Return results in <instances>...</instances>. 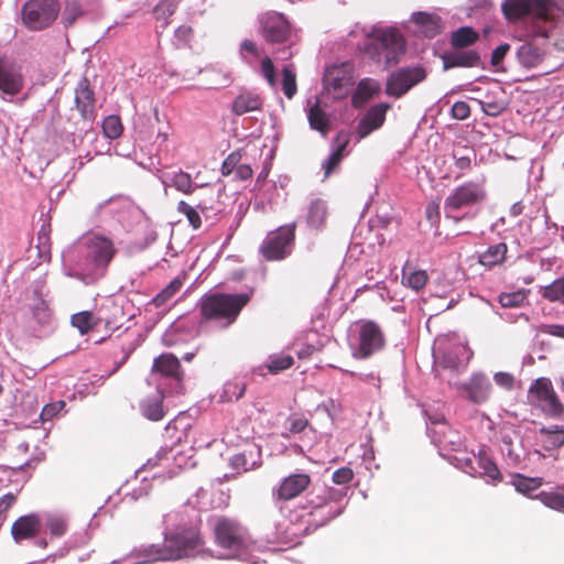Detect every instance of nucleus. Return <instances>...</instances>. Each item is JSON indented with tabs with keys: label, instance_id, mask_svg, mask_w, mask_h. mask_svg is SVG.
<instances>
[{
	"label": "nucleus",
	"instance_id": "1",
	"mask_svg": "<svg viewBox=\"0 0 564 564\" xmlns=\"http://www.w3.org/2000/svg\"><path fill=\"white\" fill-rule=\"evenodd\" d=\"M406 50L403 34L393 26L373 28L364 43L365 54L384 69L398 64Z\"/></svg>",
	"mask_w": 564,
	"mask_h": 564
},
{
	"label": "nucleus",
	"instance_id": "2",
	"mask_svg": "<svg viewBox=\"0 0 564 564\" xmlns=\"http://www.w3.org/2000/svg\"><path fill=\"white\" fill-rule=\"evenodd\" d=\"M83 256L86 260L85 278L87 282H95L104 278L117 254L113 241L101 234L88 232L80 242Z\"/></svg>",
	"mask_w": 564,
	"mask_h": 564
},
{
	"label": "nucleus",
	"instance_id": "3",
	"mask_svg": "<svg viewBox=\"0 0 564 564\" xmlns=\"http://www.w3.org/2000/svg\"><path fill=\"white\" fill-rule=\"evenodd\" d=\"M249 301L250 295L247 293H213L199 300L198 308L203 321L220 322L224 327H228Z\"/></svg>",
	"mask_w": 564,
	"mask_h": 564
},
{
	"label": "nucleus",
	"instance_id": "4",
	"mask_svg": "<svg viewBox=\"0 0 564 564\" xmlns=\"http://www.w3.org/2000/svg\"><path fill=\"white\" fill-rule=\"evenodd\" d=\"M563 7L564 0H505L501 10L511 23L527 17L543 22H555L563 14Z\"/></svg>",
	"mask_w": 564,
	"mask_h": 564
},
{
	"label": "nucleus",
	"instance_id": "5",
	"mask_svg": "<svg viewBox=\"0 0 564 564\" xmlns=\"http://www.w3.org/2000/svg\"><path fill=\"white\" fill-rule=\"evenodd\" d=\"M213 533L216 545L223 550L239 553L247 549L249 531L235 518L227 516L215 517Z\"/></svg>",
	"mask_w": 564,
	"mask_h": 564
},
{
	"label": "nucleus",
	"instance_id": "6",
	"mask_svg": "<svg viewBox=\"0 0 564 564\" xmlns=\"http://www.w3.org/2000/svg\"><path fill=\"white\" fill-rule=\"evenodd\" d=\"M203 536L198 527L183 529L166 536L162 547L153 554L158 561H175L187 556L191 552L203 545Z\"/></svg>",
	"mask_w": 564,
	"mask_h": 564
},
{
	"label": "nucleus",
	"instance_id": "7",
	"mask_svg": "<svg viewBox=\"0 0 564 564\" xmlns=\"http://www.w3.org/2000/svg\"><path fill=\"white\" fill-rule=\"evenodd\" d=\"M295 229V224H290L268 232L259 247V254L270 262L288 258L294 248Z\"/></svg>",
	"mask_w": 564,
	"mask_h": 564
},
{
	"label": "nucleus",
	"instance_id": "8",
	"mask_svg": "<svg viewBox=\"0 0 564 564\" xmlns=\"http://www.w3.org/2000/svg\"><path fill=\"white\" fill-rule=\"evenodd\" d=\"M528 401L549 417L558 419L564 414V404L549 378L541 377L533 381L528 390Z\"/></svg>",
	"mask_w": 564,
	"mask_h": 564
},
{
	"label": "nucleus",
	"instance_id": "9",
	"mask_svg": "<svg viewBox=\"0 0 564 564\" xmlns=\"http://www.w3.org/2000/svg\"><path fill=\"white\" fill-rule=\"evenodd\" d=\"M59 11L58 0H29L22 7L21 19L29 30L42 31L53 24Z\"/></svg>",
	"mask_w": 564,
	"mask_h": 564
},
{
	"label": "nucleus",
	"instance_id": "10",
	"mask_svg": "<svg viewBox=\"0 0 564 564\" xmlns=\"http://www.w3.org/2000/svg\"><path fill=\"white\" fill-rule=\"evenodd\" d=\"M343 497L344 494L340 490L332 487L313 488L306 497L304 508L310 509V514L328 508L319 521V525H324L343 513V507L338 505Z\"/></svg>",
	"mask_w": 564,
	"mask_h": 564
},
{
	"label": "nucleus",
	"instance_id": "11",
	"mask_svg": "<svg viewBox=\"0 0 564 564\" xmlns=\"http://www.w3.org/2000/svg\"><path fill=\"white\" fill-rule=\"evenodd\" d=\"M486 189L479 182L468 181L457 186L444 202L446 217L463 208L481 204L486 199Z\"/></svg>",
	"mask_w": 564,
	"mask_h": 564
},
{
	"label": "nucleus",
	"instance_id": "12",
	"mask_svg": "<svg viewBox=\"0 0 564 564\" xmlns=\"http://www.w3.org/2000/svg\"><path fill=\"white\" fill-rule=\"evenodd\" d=\"M427 73L422 66L400 67L387 78L386 94L393 98H401L414 86L426 79Z\"/></svg>",
	"mask_w": 564,
	"mask_h": 564
},
{
	"label": "nucleus",
	"instance_id": "13",
	"mask_svg": "<svg viewBox=\"0 0 564 564\" xmlns=\"http://www.w3.org/2000/svg\"><path fill=\"white\" fill-rule=\"evenodd\" d=\"M355 67L351 63L329 66L324 74V87L334 98H345L355 84Z\"/></svg>",
	"mask_w": 564,
	"mask_h": 564
},
{
	"label": "nucleus",
	"instance_id": "14",
	"mask_svg": "<svg viewBox=\"0 0 564 564\" xmlns=\"http://www.w3.org/2000/svg\"><path fill=\"white\" fill-rule=\"evenodd\" d=\"M386 338L380 326L373 321H360L358 348L354 352L357 359H367L383 348Z\"/></svg>",
	"mask_w": 564,
	"mask_h": 564
},
{
	"label": "nucleus",
	"instance_id": "15",
	"mask_svg": "<svg viewBox=\"0 0 564 564\" xmlns=\"http://www.w3.org/2000/svg\"><path fill=\"white\" fill-rule=\"evenodd\" d=\"M312 478L307 473H292L281 479L280 484L273 488L272 497L276 501H290L304 494L311 486Z\"/></svg>",
	"mask_w": 564,
	"mask_h": 564
},
{
	"label": "nucleus",
	"instance_id": "16",
	"mask_svg": "<svg viewBox=\"0 0 564 564\" xmlns=\"http://www.w3.org/2000/svg\"><path fill=\"white\" fill-rule=\"evenodd\" d=\"M456 387L462 392L463 397L471 403H485L490 398L491 383L489 379L481 373L474 375L468 382L459 386L456 384Z\"/></svg>",
	"mask_w": 564,
	"mask_h": 564
},
{
	"label": "nucleus",
	"instance_id": "17",
	"mask_svg": "<svg viewBox=\"0 0 564 564\" xmlns=\"http://www.w3.org/2000/svg\"><path fill=\"white\" fill-rule=\"evenodd\" d=\"M95 93L90 86L89 79L83 77L75 88V107L79 111L83 120L93 121L96 117Z\"/></svg>",
	"mask_w": 564,
	"mask_h": 564
},
{
	"label": "nucleus",
	"instance_id": "18",
	"mask_svg": "<svg viewBox=\"0 0 564 564\" xmlns=\"http://www.w3.org/2000/svg\"><path fill=\"white\" fill-rule=\"evenodd\" d=\"M261 33L269 43H282L290 36V24L281 14H269L262 21Z\"/></svg>",
	"mask_w": 564,
	"mask_h": 564
},
{
	"label": "nucleus",
	"instance_id": "19",
	"mask_svg": "<svg viewBox=\"0 0 564 564\" xmlns=\"http://www.w3.org/2000/svg\"><path fill=\"white\" fill-rule=\"evenodd\" d=\"M389 104H378L372 106L360 119L357 126V134L360 139L368 137L372 131L379 129L386 120Z\"/></svg>",
	"mask_w": 564,
	"mask_h": 564
},
{
	"label": "nucleus",
	"instance_id": "20",
	"mask_svg": "<svg viewBox=\"0 0 564 564\" xmlns=\"http://www.w3.org/2000/svg\"><path fill=\"white\" fill-rule=\"evenodd\" d=\"M42 522L37 514L19 517L11 527V534L17 543L35 538L41 531Z\"/></svg>",
	"mask_w": 564,
	"mask_h": 564
},
{
	"label": "nucleus",
	"instance_id": "21",
	"mask_svg": "<svg viewBox=\"0 0 564 564\" xmlns=\"http://www.w3.org/2000/svg\"><path fill=\"white\" fill-rule=\"evenodd\" d=\"M473 351L465 344H454L440 359L438 362L444 369L458 371L464 369L470 358Z\"/></svg>",
	"mask_w": 564,
	"mask_h": 564
},
{
	"label": "nucleus",
	"instance_id": "22",
	"mask_svg": "<svg viewBox=\"0 0 564 564\" xmlns=\"http://www.w3.org/2000/svg\"><path fill=\"white\" fill-rule=\"evenodd\" d=\"M24 86L21 72L12 65L0 61V90L10 96L18 95Z\"/></svg>",
	"mask_w": 564,
	"mask_h": 564
},
{
	"label": "nucleus",
	"instance_id": "23",
	"mask_svg": "<svg viewBox=\"0 0 564 564\" xmlns=\"http://www.w3.org/2000/svg\"><path fill=\"white\" fill-rule=\"evenodd\" d=\"M411 21L417 25L420 33L429 39H433L442 32V20L437 14L423 11L414 12Z\"/></svg>",
	"mask_w": 564,
	"mask_h": 564
},
{
	"label": "nucleus",
	"instance_id": "24",
	"mask_svg": "<svg viewBox=\"0 0 564 564\" xmlns=\"http://www.w3.org/2000/svg\"><path fill=\"white\" fill-rule=\"evenodd\" d=\"M380 83L373 78H362L351 96V106L360 109L369 101L375 95L380 91Z\"/></svg>",
	"mask_w": 564,
	"mask_h": 564
},
{
	"label": "nucleus",
	"instance_id": "25",
	"mask_svg": "<svg viewBox=\"0 0 564 564\" xmlns=\"http://www.w3.org/2000/svg\"><path fill=\"white\" fill-rule=\"evenodd\" d=\"M293 364L294 359L291 355L274 354L269 356L265 365L254 367L252 372L261 377H264L268 372L271 375H278L290 369Z\"/></svg>",
	"mask_w": 564,
	"mask_h": 564
},
{
	"label": "nucleus",
	"instance_id": "26",
	"mask_svg": "<svg viewBox=\"0 0 564 564\" xmlns=\"http://www.w3.org/2000/svg\"><path fill=\"white\" fill-rule=\"evenodd\" d=\"M349 142L350 137L348 132L339 131L337 133L335 139L336 149L323 164L325 177H328L334 172V170L339 165L345 155V150Z\"/></svg>",
	"mask_w": 564,
	"mask_h": 564
},
{
	"label": "nucleus",
	"instance_id": "27",
	"mask_svg": "<svg viewBox=\"0 0 564 564\" xmlns=\"http://www.w3.org/2000/svg\"><path fill=\"white\" fill-rule=\"evenodd\" d=\"M153 372H159L164 377H171L180 380L182 377L181 362L172 354H162L154 359Z\"/></svg>",
	"mask_w": 564,
	"mask_h": 564
},
{
	"label": "nucleus",
	"instance_id": "28",
	"mask_svg": "<svg viewBox=\"0 0 564 564\" xmlns=\"http://www.w3.org/2000/svg\"><path fill=\"white\" fill-rule=\"evenodd\" d=\"M307 120L312 130L318 131L322 135H327L330 130V120L326 111L321 107L317 98L307 111Z\"/></svg>",
	"mask_w": 564,
	"mask_h": 564
},
{
	"label": "nucleus",
	"instance_id": "29",
	"mask_svg": "<svg viewBox=\"0 0 564 564\" xmlns=\"http://www.w3.org/2000/svg\"><path fill=\"white\" fill-rule=\"evenodd\" d=\"M508 253V246L499 242L489 246L484 252L479 253L478 262L485 268L491 269L505 262Z\"/></svg>",
	"mask_w": 564,
	"mask_h": 564
},
{
	"label": "nucleus",
	"instance_id": "30",
	"mask_svg": "<svg viewBox=\"0 0 564 564\" xmlns=\"http://www.w3.org/2000/svg\"><path fill=\"white\" fill-rule=\"evenodd\" d=\"M261 106L262 99L258 94L243 91L234 100L231 110L235 115L241 116L250 111L259 110Z\"/></svg>",
	"mask_w": 564,
	"mask_h": 564
},
{
	"label": "nucleus",
	"instance_id": "31",
	"mask_svg": "<svg viewBox=\"0 0 564 564\" xmlns=\"http://www.w3.org/2000/svg\"><path fill=\"white\" fill-rule=\"evenodd\" d=\"M480 56L475 51H466L443 56L444 68L475 67L479 64Z\"/></svg>",
	"mask_w": 564,
	"mask_h": 564
},
{
	"label": "nucleus",
	"instance_id": "32",
	"mask_svg": "<svg viewBox=\"0 0 564 564\" xmlns=\"http://www.w3.org/2000/svg\"><path fill=\"white\" fill-rule=\"evenodd\" d=\"M429 281L425 270H413L408 263L402 269V283L415 292L423 290Z\"/></svg>",
	"mask_w": 564,
	"mask_h": 564
},
{
	"label": "nucleus",
	"instance_id": "33",
	"mask_svg": "<svg viewBox=\"0 0 564 564\" xmlns=\"http://www.w3.org/2000/svg\"><path fill=\"white\" fill-rule=\"evenodd\" d=\"M163 184L173 186L176 191L186 195L193 194L196 188L191 174L182 170L167 175V181L164 180Z\"/></svg>",
	"mask_w": 564,
	"mask_h": 564
},
{
	"label": "nucleus",
	"instance_id": "34",
	"mask_svg": "<svg viewBox=\"0 0 564 564\" xmlns=\"http://www.w3.org/2000/svg\"><path fill=\"white\" fill-rule=\"evenodd\" d=\"M511 485L522 495L530 496L543 485L541 477H527L522 474H514L511 477Z\"/></svg>",
	"mask_w": 564,
	"mask_h": 564
},
{
	"label": "nucleus",
	"instance_id": "35",
	"mask_svg": "<svg viewBox=\"0 0 564 564\" xmlns=\"http://www.w3.org/2000/svg\"><path fill=\"white\" fill-rule=\"evenodd\" d=\"M518 58L521 65L532 68L541 64L543 54L539 47L532 44H524L518 51Z\"/></svg>",
	"mask_w": 564,
	"mask_h": 564
},
{
	"label": "nucleus",
	"instance_id": "36",
	"mask_svg": "<svg viewBox=\"0 0 564 564\" xmlns=\"http://www.w3.org/2000/svg\"><path fill=\"white\" fill-rule=\"evenodd\" d=\"M70 323L82 335H85L98 325L99 319L91 312L83 311L72 315Z\"/></svg>",
	"mask_w": 564,
	"mask_h": 564
},
{
	"label": "nucleus",
	"instance_id": "37",
	"mask_svg": "<svg viewBox=\"0 0 564 564\" xmlns=\"http://www.w3.org/2000/svg\"><path fill=\"white\" fill-rule=\"evenodd\" d=\"M478 40V33L470 26H462L452 34V45L456 48H464Z\"/></svg>",
	"mask_w": 564,
	"mask_h": 564
},
{
	"label": "nucleus",
	"instance_id": "38",
	"mask_svg": "<svg viewBox=\"0 0 564 564\" xmlns=\"http://www.w3.org/2000/svg\"><path fill=\"white\" fill-rule=\"evenodd\" d=\"M162 402V397L159 395L147 399L141 405L142 414L151 421L162 420L164 416Z\"/></svg>",
	"mask_w": 564,
	"mask_h": 564
},
{
	"label": "nucleus",
	"instance_id": "39",
	"mask_svg": "<svg viewBox=\"0 0 564 564\" xmlns=\"http://www.w3.org/2000/svg\"><path fill=\"white\" fill-rule=\"evenodd\" d=\"M183 286L181 278L173 279L160 293L152 299V304L155 307H161L166 304Z\"/></svg>",
	"mask_w": 564,
	"mask_h": 564
},
{
	"label": "nucleus",
	"instance_id": "40",
	"mask_svg": "<svg viewBox=\"0 0 564 564\" xmlns=\"http://www.w3.org/2000/svg\"><path fill=\"white\" fill-rule=\"evenodd\" d=\"M177 3L175 0H161L154 7V15L158 21H162V28L170 24V18L175 13Z\"/></svg>",
	"mask_w": 564,
	"mask_h": 564
},
{
	"label": "nucleus",
	"instance_id": "41",
	"mask_svg": "<svg viewBox=\"0 0 564 564\" xmlns=\"http://www.w3.org/2000/svg\"><path fill=\"white\" fill-rule=\"evenodd\" d=\"M83 14L84 10L82 4L77 0H68L64 6L62 21L66 28H70Z\"/></svg>",
	"mask_w": 564,
	"mask_h": 564
},
{
	"label": "nucleus",
	"instance_id": "42",
	"mask_svg": "<svg viewBox=\"0 0 564 564\" xmlns=\"http://www.w3.org/2000/svg\"><path fill=\"white\" fill-rule=\"evenodd\" d=\"M545 507L564 512V494L555 491H541L535 496Z\"/></svg>",
	"mask_w": 564,
	"mask_h": 564
},
{
	"label": "nucleus",
	"instance_id": "43",
	"mask_svg": "<svg viewBox=\"0 0 564 564\" xmlns=\"http://www.w3.org/2000/svg\"><path fill=\"white\" fill-rule=\"evenodd\" d=\"M540 434L544 435L545 448H558L564 445V430L558 426L554 429L542 427Z\"/></svg>",
	"mask_w": 564,
	"mask_h": 564
},
{
	"label": "nucleus",
	"instance_id": "44",
	"mask_svg": "<svg viewBox=\"0 0 564 564\" xmlns=\"http://www.w3.org/2000/svg\"><path fill=\"white\" fill-rule=\"evenodd\" d=\"M541 295L550 302H564V276L558 278L551 284L542 288Z\"/></svg>",
	"mask_w": 564,
	"mask_h": 564
},
{
	"label": "nucleus",
	"instance_id": "45",
	"mask_svg": "<svg viewBox=\"0 0 564 564\" xmlns=\"http://www.w3.org/2000/svg\"><path fill=\"white\" fill-rule=\"evenodd\" d=\"M247 389L246 382L241 380H232L225 384L224 392L221 394V399L224 401H238L243 397Z\"/></svg>",
	"mask_w": 564,
	"mask_h": 564
},
{
	"label": "nucleus",
	"instance_id": "46",
	"mask_svg": "<svg viewBox=\"0 0 564 564\" xmlns=\"http://www.w3.org/2000/svg\"><path fill=\"white\" fill-rule=\"evenodd\" d=\"M282 90L288 99H292L297 93L296 74L289 66L282 69Z\"/></svg>",
	"mask_w": 564,
	"mask_h": 564
},
{
	"label": "nucleus",
	"instance_id": "47",
	"mask_svg": "<svg viewBox=\"0 0 564 564\" xmlns=\"http://www.w3.org/2000/svg\"><path fill=\"white\" fill-rule=\"evenodd\" d=\"M529 290H518L510 293H501L499 295V303L502 307H519L527 300Z\"/></svg>",
	"mask_w": 564,
	"mask_h": 564
},
{
	"label": "nucleus",
	"instance_id": "48",
	"mask_svg": "<svg viewBox=\"0 0 564 564\" xmlns=\"http://www.w3.org/2000/svg\"><path fill=\"white\" fill-rule=\"evenodd\" d=\"M104 134L109 139H117L122 134L123 127L118 116L111 115L104 119Z\"/></svg>",
	"mask_w": 564,
	"mask_h": 564
},
{
	"label": "nucleus",
	"instance_id": "49",
	"mask_svg": "<svg viewBox=\"0 0 564 564\" xmlns=\"http://www.w3.org/2000/svg\"><path fill=\"white\" fill-rule=\"evenodd\" d=\"M177 212L183 214L194 229L202 226V218L195 207L187 204L185 200H180L177 204Z\"/></svg>",
	"mask_w": 564,
	"mask_h": 564
},
{
	"label": "nucleus",
	"instance_id": "50",
	"mask_svg": "<svg viewBox=\"0 0 564 564\" xmlns=\"http://www.w3.org/2000/svg\"><path fill=\"white\" fill-rule=\"evenodd\" d=\"M479 105L481 110L491 117L499 116L506 109V102L499 99H489L488 96L486 99L479 100Z\"/></svg>",
	"mask_w": 564,
	"mask_h": 564
},
{
	"label": "nucleus",
	"instance_id": "51",
	"mask_svg": "<svg viewBox=\"0 0 564 564\" xmlns=\"http://www.w3.org/2000/svg\"><path fill=\"white\" fill-rule=\"evenodd\" d=\"M242 160V150L231 152L221 164L223 176H229L234 171L236 172L238 164Z\"/></svg>",
	"mask_w": 564,
	"mask_h": 564
},
{
	"label": "nucleus",
	"instance_id": "52",
	"mask_svg": "<svg viewBox=\"0 0 564 564\" xmlns=\"http://www.w3.org/2000/svg\"><path fill=\"white\" fill-rule=\"evenodd\" d=\"M479 465L484 471V475L494 481H501L502 476L497 465L487 456L479 457Z\"/></svg>",
	"mask_w": 564,
	"mask_h": 564
},
{
	"label": "nucleus",
	"instance_id": "53",
	"mask_svg": "<svg viewBox=\"0 0 564 564\" xmlns=\"http://www.w3.org/2000/svg\"><path fill=\"white\" fill-rule=\"evenodd\" d=\"M46 525L50 530V533L54 536H62L65 534L67 530V523L62 517H51L47 519Z\"/></svg>",
	"mask_w": 564,
	"mask_h": 564
},
{
	"label": "nucleus",
	"instance_id": "54",
	"mask_svg": "<svg viewBox=\"0 0 564 564\" xmlns=\"http://www.w3.org/2000/svg\"><path fill=\"white\" fill-rule=\"evenodd\" d=\"M261 73L263 77L267 79L268 84L273 87L276 83L275 77V67L273 65V62L270 57H264L261 61Z\"/></svg>",
	"mask_w": 564,
	"mask_h": 564
},
{
	"label": "nucleus",
	"instance_id": "55",
	"mask_svg": "<svg viewBox=\"0 0 564 564\" xmlns=\"http://www.w3.org/2000/svg\"><path fill=\"white\" fill-rule=\"evenodd\" d=\"M240 55L243 61L251 63L248 55L252 56L253 58H258L260 56V52L254 42L251 40H243L240 43Z\"/></svg>",
	"mask_w": 564,
	"mask_h": 564
},
{
	"label": "nucleus",
	"instance_id": "56",
	"mask_svg": "<svg viewBox=\"0 0 564 564\" xmlns=\"http://www.w3.org/2000/svg\"><path fill=\"white\" fill-rule=\"evenodd\" d=\"M308 425V420L304 416L292 415L288 419V431L292 434L303 432Z\"/></svg>",
	"mask_w": 564,
	"mask_h": 564
},
{
	"label": "nucleus",
	"instance_id": "57",
	"mask_svg": "<svg viewBox=\"0 0 564 564\" xmlns=\"http://www.w3.org/2000/svg\"><path fill=\"white\" fill-rule=\"evenodd\" d=\"M354 478V473L349 467L338 468L333 473L332 480L337 485H346Z\"/></svg>",
	"mask_w": 564,
	"mask_h": 564
},
{
	"label": "nucleus",
	"instance_id": "58",
	"mask_svg": "<svg viewBox=\"0 0 564 564\" xmlns=\"http://www.w3.org/2000/svg\"><path fill=\"white\" fill-rule=\"evenodd\" d=\"M453 118L465 120L470 116V107L466 101H456L451 110Z\"/></svg>",
	"mask_w": 564,
	"mask_h": 564
},
{
	"label": "nucleus",
	"instance_id": "59",
	"mask_svg": "<svg viewBox=\"0 0 564 564\" xmlns=\"http://www.w3.org/2000/svg\"><path fill=\"white\" fill-rule=\"evenodd\" d=\"M65 403L63 401L46 404L41 411V419L43 421L51 420L63 408Z\"/></svg>",
	"mask_w": 564,
	"mask_h": 564
},
{
	"label": "nucleus",
	"instance_id": "60",
	"mask_svg": "<svg viewBox=\"0 0 564 564\" xmlns=\"http://www.w3.org/2000/svg\"><path fill=\"white\" fill-rule=\"evenodd\" d=\"M494 379L498 386H500L507 390L512 389L513 383H514V379H513L512 375H510L508 372H497L494 376Z\"/></svg>",
	"mask_w": 564,
	"mask_h": 564
},
{
	"label": "nucleus",
	"instance_id": "61",
	"mask_svg": "<svg viewBox=\"0 0 564 564\" xmlns=\"http://www.w3.org/2000/svg\"><path fill=\"white\" fill-rule=\"evenodd\" d=\"M509 50H510V45L507 43L497 46L491 54V64L494 66L499 65L503 61V58L507 55V53L509 52Z\"/></svg>",
	"mask_w": 564,
	"mask_h": 564
},
{
	"label": "nucleus",
	"instance_id": "62",
	"mask_svg": "<svg viewBox=\"0 0 564 564\" xmlns=\"http://www.w3.org/2000/svg\"><path fill=\"white\" fill-rule=\"evenodd\" d=\"M194 31L189 25H181L175 31V37L184 43L192 40Z\"/></svg>",
	"mask_w": 564,
	"mask_h": 564
},
{
	"label": "nucleus",
	"instance_id": "63",
	"mask_svg": "<svg viewBox=\"0 0 564 564\" xmlns=\"http://www.w3.org/2000/svg\"><path fill=\"white\" fill-rule=\"evenodd\" d=\"M253 175V170L249 164L239 163L236 170V177L240 181L250 180Z\"/></svg>",
	"mask_w": 564,
	"mask_h": 564
},
{
	"label": "nucleus",
	"instance_id": "64",
	"mask_svg": "<svg viewBox=\"0 0 564 564\" xmlns=\"http://www.w3.org/2000/svg\"><path fill=\"white\" fill-rule=\"evenodd\" d=\"M17 498L13 494H6L0 498V516L7 512L15 502Z\"/></svg>",
	"mask_w": 564,
	"mask_h": 564
}]
</instances>
